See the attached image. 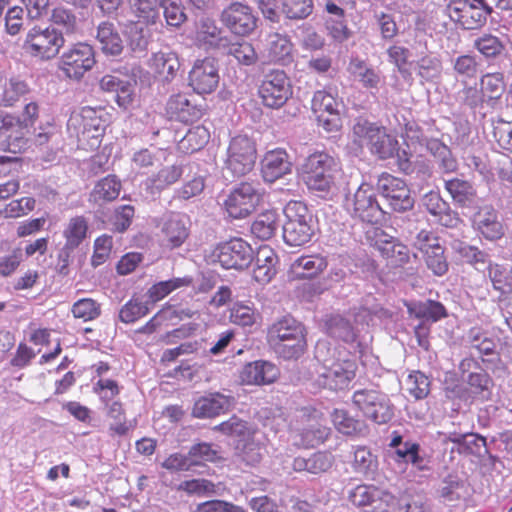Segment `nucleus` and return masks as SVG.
Masks as SVG:
<instances>
[{
    "label": "nucleus",
    "mask_w": 512,
    "mask_h": 512,
    "mask_svg": "<svg viewBox=\"0 0 512 512\" xmlns=\"http://www.w3.org/2000/svg\"><path fill=\"white\" fill-rule=\"evenodd\" d=\"M355 139L365 141L369 152L379 160H387L402 154L397 139L387 132L384 126L358 117L352 127ZM356 142V140H354Z\"/></svg>",
    "instance_id": "nucleus-1"
},
{
    "label": "nucleus",
    "mask_w": 512,
    "mask_h": 512,
    "mask_svg": "<svg viewBox=\"0 0 512 512\" xmlns=\"http://www.w3.org/2000/svg\"><path fill=\"white\" fill-rule=\"evenodd\" d=\"M283 213V240L290 246H303L314 234L313 215L302 201H289Z\"/></svg>",
    "instance_id": "nucleus-2"
},
{
    "label": "nucleus",
    "mask_w": 512,
    "mask_h": 512,
    "mask_svg": "<svg viewBox=\"0 0 512 512\" xmlns=\"http://www.w3.org/2000/svg\"><path fill=\"white\" fill-rule=\"evenodd\" d=\"M337 161L325 152L309 155L303 164V179L309 190L327 195L335 185Z\"/></svg>",
    "instance_id": "nucleus-3"
},
{
    "label": "nucleus",
    "mask_w": 512,
    "mask_h": 512,
    "mask_svg": "<svg viewBox=\"0 0 512 512\" xmlns=\"http://www.w3.org/2000/svg\"><path fill=\"white\" fill-rule=\"evenodd\" d=\"M257 158L256 144L247 135L231 138L226 149L223 173L226 179L245 176L252 171Z\"/></svg>",
    "instance_id": "nucleus-4"
},
{
    "label": "nucleus",
    "mask_w": 512,
    "mask_h": 512,
    "mask_svg": "<svg viewBox=\"0 0 512 512\" xmlns=\"http://www.w3.org/2000/svg\"><path fill=\"white\" fill-rule=\"evenodd\" d=\"M344 208L352 218L368 224H378L384 217L374 187L366 182L345 196Z\"/></svg>",
    "instance_id": "nucleus-5"
},
{
    "label": "nucleus",
    "mask_w": 512,
    "mask_h": 512,
    "mask_svg": "<svg viewBox=\"0 0 512 512\" xmlns=\"http://www.w3.org/2000/svg\"><path fill=\"white\" fill-rule=\"evenodd\" d=\"M263 199V189L258 181H243L235 185L223 202L229 217L243 219L251 215Z\"/></svg>",
    "instance_id": "nucleus-6"
},
{
    "label": "nucleus",
    "mask_w": 512,
    "mask_h": 512,
    "mask_svg": "<svg viewBox=\"0 0 512 512\" xmlns=\"http://www.w3.org/2000/svg\"><path fill=\"white\" fill-rule=\"evenodd\" d=\"M353 405L376 424H386L394 416V406L389 396L374 388H359L353 392Z\"/></svg>",
    "instance_id": "nucleus-7"
},
{
    "label": "nucleus",
    "mask_w": 512,
    "mask_h": 512,
    "mask_svg": "<svg viewBox=\"0 0 512 512\" xmlns=\"http://www.w3.org/2000/svg\"><path fill=\"white\" fill-rule=\"evenodd\" d=\"M446 11L462 29L476 30L486 24L493 8L486 0H450Z\"/></svg>",
    "instance_id": "nucleus-8"
},
{
    "label": "nucleus",
    "mask_w": 512,
    "mask_h": 512,
    "mask_svg": "<svg viewBox=\"0 0 512 512\" xmlns=\"http://www.w3.org/2000/svg\"><path fill=\"white\" fill-rule=\"evenodd\" d=\"M65 38L63 32L53 26L31 28L24 40L23 48L26 52L42 60H50L59 54Z\"/></svg>",
    "instance_id": "nucleus-9"
},
{
    "label": "nucleus",
    "mask_w": 512,
    "mask_h": 512,
    "mask_svg": "<svg viewBox=\"0 0 512 512\" xmlns=\"http://www.w3.org/2000/svg\"><path fill=\"white\" fill-rule=\"evenodd\" d=\"M258 93L264 106L278 109L292 95L290 80L283 70H268L263 74Z\"/></svg>",
    "instance_id": "nucleus-10"
},
{
    "label": "nucleus",
    "mask_w": 512,
    "mask_h": 512,
    "mask_svg": "<svg viewBox=\"0 0 512 512\" xmlns=\"http://www.w3.org/2000/svg\"><path fill=\"white\" fill-rule=\"evenodd\" d=\"M95 53L91 45L78 42L66 48L60 56L59 68L70 79L80 80L95 65Z\"/></svg>",
    "instance_id": "nucleus-11"
},
{
    "label": "nucleus",
    "mask_w": 512,
    "mask_h": 512,
    "mask_svg": "<svg viewBox=\"0 0 512 512\" xmlns=\"http://www.w3.org/2000/svg\"><path fill=\"white\" fill-rule=\"evenodd\" d=\"M312 110L317 114V121L327 132H337L342 127L340 108L342 102L331 92L318 90L312 98Z\"/></svg>",
    "instance_id": "nucleus-12"
},
{
    "label": "nucleus",
    "mask_w": 512,
    "mask_h": 512,
    "mask_svg": "<svg viewBox=\"0 0 512 512\" xmlns=\"http://www.w3.org/2000/svg\"><path fill=\"white\" fill-rule=\"evenodd\" d=\"M298 418L303 423V427L296 429V437H299L297 444L305 448H312L323 444L327 440L331 429L323 423L317 410L302 408L299 411Z\"/></svg>",
    "instance_id": "nucleus-13"
},
{
    "label": "nucleus",
    "mask_w": 512,
    "mask_h": 512,
    "mask_svg": "<svg viewBox=\"0 0 512 512\" xmlns=\"http://www.w3.org/2000/svg\"><path fill=\"white\" fill-rule=\"evenodd\" d=\"M214 255L225 269H245L254 259L252 247L241 238H233L219 244L214 251Z\"/></svg>",
    "instance_id": "nucleus-14"
},
{
    "label": "nucleus",
    "mask_w": 512,
    "mask_h": 512,
    "mask_svg": "<svg viewBox=\"0 0 512 512\" xmlns=\"http://www.w3.org/2000/svg\"><path fill=\"white\" fill-rule=\"evenodd\" d=\"M219 80V63L212 57L197 59L188 75V85L200 95L215 91Z\"/></svg>",
    "instance_id": "nucleus-15"
},
{
    "label": "nucleus",
    "mask_w": 512,
    "mask_h": 512,
    "mask_svg": "<svg viewBox=\"0 0 512 512\" xmlns=\"http://www.w3.org/2000/svg\"><path fill=\"white\" fill-rule=\"evenodd\" d=\"M221 23L234 35L248 36L257 27V17L247 4L233 2L220 14Z\"/></svg>",
    "instance_id": "nucleus-16"
},
{
    "label": "nucleus",
    "mask_w": 512,
    "mask_h": 512,
    "mask_svg": "<svg viewBox=\"0 0 512 512\" xmlns=\"http://www.w3.org/2000/svg\"><path fill=\"white\" fill-rule=\"evenodd\" d=\"M356 369L357 365L354 361H337L318 370L317 382L323 388L332 391L342 390L347 388L355 378Z\"/></svg>",
    "instance_id": "nucleus-17"
},
{
    "label": "nucleus",
    "mask_w": 512,
    "mask_h": 512,
    "mask_svg": "<svg viewBox=\"0 0 512 512\" xmlns=\"http://www.w3.org/2000/svg\"><path fill=\"white\" fill-rule=\"evenodd\" d=\"M159 227L164 245L171 250L181 247L190 234L189 218L176 212L164 215Z\"/></svg>",
    "instance_id": "nucleus-18"
},
{
    "label": "nucleus",
    "mask_w": 512,
    "mask_h": 512,
    "mask_svg": "<svg viewBox=\"0 0 512 512\" xmlns=\"http://www.w3.org/2000/svg\"><path fill=\"white\" fill-rule=\"evenodd\" d=\"M20 117L0 111V150L16 153L25 144Z\"/></svg>",
    "instance_id": "nucleus-19"
},
{
    "label": "nucleus",
    "mask_w": 512,
    "mask_h": 512,
    "mask_svg": "<svg viewBox=\"0 0 512 512\" xmlns=\"http://www.w3.org/2000/svg\"><path fill=\"white\" fill-rule=\"evenodd\" d=\"M444 442L453 443V447L451 448L452 452H458L459 454L464 455H474L477 457H484L488 455V448L486 438L471 432H448L444 433Z\"/></svg>",
    "instance_id": "nucleus-20"
},
{
    "label": "nucleus",
    "mask_w": 512,
    "mask_h": 512,
    "mask_svg": "<svg viewBox=\"0 0 512 512\" xmlns=\"http://www.w3.org/2000/svg\"><path fill=\"white\" fill-rule=\"evenodd\" d=\"M234 405L235 399L231 395L209 393L195 401L192 415L196 418H213L228 412Z\"/></svg>",
    "instance_id": "nucleus-21"
},
{
    "label": "nucleus",
    "mask_w": 512,
    "mask_h": 512,
    "mask_svg": "<svg viewBox=\"0 0 512 512\" xmlns=\"http://www.w3.org/2000/svg\"><path fill=\"white\" fill-rule=\"evenodd\" d=\"M473 227L486 240L496 241L504 234V226L499 220L498 212L490 205L481 207L473 217Z\"/></svg>",
    "instance_id": "nucleus-22"
},
{
    "label": "nucleus",
    "mask_w": 512,
    "mask_h": 512,
    "mask_svg": "<svg viewBox=\"0 0 512 512\" xmlns=\"http://www.w3.org/2000/svg\"><path fill=\"white\" fill-rule=\"evenodd\" d=\"M166 112L171 119L192 123L199 120L204 114L202 105L191 103L185 94L171 95L166 104Z\"/></svg>",
    "instance_id": "nucleus-23"
},
{
    "label": "nucleus",
    "mask_w": 512,
    "mask_h": 512,
    "mask_svg": "<svg viewBox=\"0 0 512 512\" xmlns=\"http://www.w3.org/2000/svg\"><path fill=\"white\" fill-rule=\"evenodd\" d=\"M193 168L192 165H171L165 166L160 169L157 173L148 177L145 182L146 191L152 195H158L163 190L167 189L174 183H176L182 175L186 172V170L191 171Z\"/></svg>",
    "instance_id": "nucleus-24"
},
{
    "label": "nucleus",
    "mask_w": 512,
    "mask_h": 512,
    "mask_svg": "<svg viewBox=\"0 0 512 512\" xmlns=\"http://www.w3.org/2000/svg\"><path fill=\"white\" fill-rule=\"evenodd\" d=\"M292 164L286 151L276 149L265 154L261 161V173L264 181L273 183L291 172Z\"/></svg>",
    "instance_id": "nucleus-25"
},
{
    "label": "nucleus",
    "mask_w": 512,
    "mask_h": 512,
    "mask_svg": "<svg viewBox=\"0 0 512 512\" xmlns=\"http://www.w3.org/2000/svg\"><path fill=\"white\" fill-rule=\"evenodd\" d=\"M99 85L103 91L115 93V100L119 107L127 109L132 104L134 84L131 80L108 74L101 78Z\"/></svg>",
    "instance_id": "nucleus-26"
},
{
    "label": "nucleus",
    "mask_w": 512,
    "mask_h": 512,
    "mask_svg": "<svg viewBox=\"0 0 512 512\" xmlns=\"http://www.w3.org/2000/svg\"><path fill=\"white\" fill-rule=\"evenodd\" d=\"M334 464L331 453L318 451L308 457L298 456L294 458L292 468L296 472H307L313 475L326 473Z\"/></svg>",
    "instance_id": "nucleus-27"
},
{
    "label": "nucleus",
    "mask_w": 512,
    "mask_h": 512,
    "mask_svg": "<svg viewBox=\"0 0 512 512\" xmlns=\"http://www.w3.org/2000/svg\"><path fill=\"white\" fill-rule=\"evenodd\" d=\"M375 247L394 266H402L410 260L409 248L392 236L379 237L375 242Z\"/></svg>",
    "instance_id": "nucleus-28"
},
{
    "label": "nucleus",
    "mask_w": 512,
    "mask_h": 512,
    "mask_svg": "<svg viewBox=\"0 0 512 512\" xmlns=\"http://www.w3.org/2000/svg\"><path fill=\"white\" fill-rule=\"evenodd\" d=\"M304 325L291 316H284L275 321L268 329V344H274L291 337L305 335Z\"/></svg>",
    "instance_id": "nucleus-29"
},
{
    "label": "nucleus",
    "mask_w": 512,
    "mask_h": 512,
    "mask_svg": "<svg viewBox=\"0 0 512 512\" xmlns=\"http://www.w3.org/2000/svg\"><path fill=\"white\" fill-rule=\"evenodd\" d=\"M278 368L268 361H255L244 366L241 378L248 384H268L276 380Z\"/></svg>",
    "instance_id": "nucleus-30"
},
{
    "label": "nucleus",
    "mask_w": 512,
    "mask_h": 512,
    "mask_svg": "<svg viewBox=\"0 0 512 512\" xmlns=\"http://www.w3.org/2000/svg\"><path fill=\"white\" fill-rule=\"evenodd\" d=\"M149 66L163 81L171 82L180 68V61L173 51H159L152 55Z\"/></svg>",
    "instance_id": "nucleus-31"
},
{
    "label": "nucleus",
    "mask_w": 512,
    "mask_h": 512,
    "mask_svg": "<svg viewBox=\"0 0 512 512\" xmlns=\"http://www.w3.org/2000/svg\"><path fill=\"white\" fill-rule=\"evenodd\" d=\"M122 185L115 175L100 179L89 194V202L101 207L118 198Z\"/></svg>",
    "instance_id": "nucleus-32"
},
{
    "label": "nucleus",
    "mask_w": 512,
    "mask_h": 512,
    "mask_svg": "<svg viewBox=\"0 0 512 512\" xmlns=\"http://www.w3.org/2000/svg\"><path fill=\"white\" fill-rule=\"evenodd\" d=\"M96 39L105 55L118 56L123 51V41L113 23L104 21L97 27Z\"/></svg>",
    "instance_id": "nucleus-33"
},
{
    "label": "nucleus",
    "mask_w": 512,
    "mask_h": 512,
    "mask_svg": "<svg viewBox=\"0 0 512 512\" xmlns=\"http://www.w3.org/2000/svg\"><path fill=\"white\" fill-rule=\"evenodd\" d=\"M397 166L418 186L424 184L432 175L431 167L427 162L424 160L412 161L405 150H402V154H398Z\"/></svg>",
    "instance_id": "nucleus-34"
},
{
    "label": "nucleus",
    "mask_w": 512,
    "mask_h": 512,
    "mask_svg": "<svg viewBox=\"0 0 512 512\" xmlns=\"http://www.w3.org/2000/svg\"><path fill=\"white\" fill-rule=\"evenodd\" d=\"M444 187L457 205L470 207L474 204L476 190L469 181L458 177L444 179Z\"/></svg>",
    "instance_id": "nucleus-35"
},
{
    "label": "nucleus",
    "mask_w": 512,
    "mask_h": 512,
    "mask_svg": "<svg viewBox=\"0 0 512 512\" xmlns=\"http://www.w3.org/2000/svg\"><path fill=\"white\" fill-rule=\"evenodd\" d=\"M487 275L492 283L493 289L500 294L498 297L500 302L511 295L512 268L498 263H489Z\"/></svg>",
    "instance_id": "nucleus-36"
},
{
    "label": "nucleus",
    "mask_w": 512,
    "mask_h": 512,
    "mask_svg": "<svg viewBox=\"0 0 512 512\" xmlns=\"http://www.w3.org/2000/svg\"><path fill=\"white\" fill-rule=\"evenodd\" d=\"M348 72L367 89H378L381 83L379 72L358 58L351 59Z\"/></svg>",
    "instance_id": "nucleus-37"
},
{
    "label": "nucleus",
    "mask_w": 512,
    "mask_h": 512,
    "mask_svg": "<svg viewBox=\"0 0 512 512\" xmlns=\"http://www.w3.org/2000/svg\"><path fill=\"white\" fill-rule=\"evenodd\" d=\"M410 315L418 319L437 322L447 317V311L444 305L438 301L426 300L408 305Z\"/></svg>",
    "instance_id": "nucleus-38"
},
{
    "label": "nucleus",
    "mask_w": 512,
    "mask_h": 512,
    "mask_svg": "<svg viewBox=\"0 0 512 512\" xmlns=\"http://www.w3.org/2000/svg\"><path fill=\"white\" fill-rule=\"evenodd\" d=\"M328 265L321 255H306L297 258L292 264V270L301 278H312L322 272Z\"/></svg>",
    "instance_id": "nucleus-39"
},
{
    "label": "nucleus",
    "mask_w": 512,
    "mask_h": 512,
    "mask_svg": "<svg viewBox=\"0 0 512 512\" xmlns=\"http://www.w3.org/2000/svg\"><path fill=\"white\" fill-rule=\"evenodd\" d=\"M213 430L237 439L238 444L249 440L254 434L252 426L247 421H244L237 416H232L227 421L216 425Z\"/></svg>",
    "instance_id": "nucleus-40"
},
{
    "label": "nucleus",
    "mask_w": 512,
    "mask_h": 512,
    "mask_svg": "<svg viewBox=\"0 0 512 512\" xmlns=\"http://www.w3.org/2000/svg\"><path fill=\"white\" fill-rule=\"evenodd\" d=\"M416 74L421 83H436L442 74V62L438 56L427 54L416 62Z\"/></svg>",
    "instance_id": "nucleus-41"
},
{
    "label": "nucleus",
    "mask_w": 512,
    "mask_h": 512,
    "mask_svg": "<svg viewBox=\"0 0 512 512\" xmlns=\"http://www.w3.org/2000/svg\"><path fill=\"white\" fill-rule=\"evenodd\" d=\"M273 351L285 360L298 359L301 357L307 347L306 334L291 339H285L274 344L269 345Z\"/></svg>",
    "instance_id": "nucleus-42"
},
{
    "label": "nucleus",
    "mask_w": 512,
    "mask_h": 512,
    "mask_svg": "<svg viewBox=\"0 0 512 512\" xmlns=\"http://www.w3.org/2000/svg\"><path fill=\"white\" fill-rule=\"evenodd\" d=\"M278 216L275 211L268 210L256 218L251 225V233L260 240H269L278 229Z\"/></svg>",
    "instance_id": "nucleus-43"
},
{
    "label": "nucleus",
    "mask_w": 512,
    "mask_h": 512,
    "mask_svg": "<svg viewBox=\"0 0 512 512\" xmlns=\"http://www.w3.org/2000/svg\"><path fill=\"white\" fill-rule=\"evenodd\" d=\"M473 47L486 59H496L505 52L503 41L492 34H482L473 41Z\"/></svg>",
    "instance_id": "nucleus-44"
},
{
    "label": "nucleus",
    "mask_w": 512,
    "mask_h": 512,
    "mask_svg": "<svg viewBox=\"0 0 512 512\" xmlns=\"http://www.w3.org/2000/svg\"><path fill=\"white\" fill-rule=\"evenodd\" d=\"M130 8L140 22L154 25L160 20L157 0H128Z\"/></svg>",
    "instance_id": "nucleus-45"
},
{
    "label": "nucleus",
    "mask_w": 512,
    "mask_h": 512,
    "mask_svg": "<svg viewBox=\"0 0 512 512\" xmlns=\"http://www.w3.org/2000/svg\"><path fill=\"white\" fill-rule=\"evenodd\" d=\"M480 89L489 100H499L506 91L504 74L486 73L480 78Z\"/></svg>",
    "instance_id": "nucleus-46"
},
{
    "label": "nucleus",
    "mask_w": 512,
    "mask_h": 512,
    "mask_svg": "<svg viewBox=\"0 0 512 512\" xmlns=\"http://www.w3.org/2000/svg\"><path fill=\"white\" fill-rule=\"evenodd\" d=\"M455 74L464 79H474L478 75L481 61L474 54H462L451 60Z\"/></svg>",
    "instance_id": "nucleus-47"
},
{
    "label": "nucleus",
    "mask_w": 512,
    "mask_h": 512,
    "mask_svg": "<svg viewBox=\"0 0 512 512\" xmlns=\"http://www.w3.org/2000/svg\"><path fill=\"white\" fill-rule=\"evenodd\" d=\"M222 50L225 54L233 56L242 65H253L258 59L254 47L249 42L231 43L228 40L227 45Z\"/></svg>",
    "instance_id": "nucleus-48"
},
{
    "label": "nucleus",
    "mask_w": 512,
    "mask_h": 512,
    "mask_svg": "<svg viewBox=\"0 0 512 512\" xmlns=\"http://www.w3.org/2000/svg\"><path fill=\"white\" fill-rule=\"evenodd\" d=\"M198 34L202 41L213 48L222 50L227 45L229 38L223 35L222 30L210 19L201 21Z\"/></svg>",
    "instance_id": "nucleus-49"
},
{
    "label": "nucleus",
    "mask_w": 512,
    "mask_h": 512,
    "mask_svg": "<svg viewBox=\"0 0 512 512\" xmlns=\"http://www.w3.org/2000/svg\"><path fill=\"white\" fill-rule=\"evenodd\" d=\"M326 329L329 336L347 343L353 342L356 337L351 323L339 315L332 316L327 320Z\"/></svg>",
    "instance_id": "nucleus-50"
},
{
    "label": "nucleus",
    "mask_w": 512,
    "mask_h": 512,
    "mask_svg": "<svg viewBox=\"0 0 512 512\" xmlns=\"http://www.w3.org/2000/svg\"><path fill=\"white\" fill-rule=\"evenodd\" d=\"M314 9L313 0H282L281 13L289 20H303Z\"/></svg>",
    "instance_id": "nucleus-51"
},
{
    "label": "nucleus",
    "mask_w": 512,
    "mask_h": 512,
    "mask_svg": "<svg viewBox=\"0 0 512 512\" xmlns=\"http://www.w3.org/2000/svg\"><path fill=\"white\" fill-rule=\"evenodd\" d=\"M87 230L88 223L83 216H76L70 219L64 230V236L66 238L65 245L76 249L86 238Z\"/></svg>",
    "instance_id": "nucleus-52"
},
{
    "label": "nucleus",
    "mask_w": 512,
    "mask_h": 512,
    "mask_svg": "<svg viewBox=\"0 0 512 512\" xmlns=\"http://www.w3.org/2000/svg\"><path fill=\"white\" fill-rule=\"evenodd\" d=\"M451 248L462 261L471 265L478 263L484 264L488 256L487 253L476 246H472L460 240L453 241Z\"/></svg>",
    "instance_id": "nucleus-53"
},
{
    "label": "nucleus",
    "mask_w": 512,
    "mask_h": 512,
    "mask_svg": "<svg viewBox=\"0 0 512 512\" xmlns=\"http://www.w3.org/2000/svg\"><path fill=\"white\" fill-rule=\"evenodd\" d=\"M464 483L459 476L449 474L443 478L437 488V494L444 502H455L461 498L460 490Z\"/></svg>",
    "instance_id": "nucleus-54"
},
{
    "label": "nucleus",
    "mask_w": 512,
    "mask_h": 512,
    "mask_svg": "<svg viewBox=\"0 0 512 512\" xmlns=\"http://www.w3.org/2000/svg\"><path fill=\"white\" fill-rule=\"evenodd\" d=\"M427 268L436 276H443L447 273L449 263L444 254V247L435 244L432 248L424 252Z\"/></svg>",
    "instance_id": "nucleus-55"
},
{
    "label": "nucleus",
    "mask_w": 512,
    "mask_h": 512,
    "mask_svg": "<svg viewBox=\"0 0 512 512\" xmlns=\"http://www.w3.org/2000/svg\"><path fill=\"white\" fill-rule=\"evenodd\" d=\"M149 312V302H143L140 298H132L122 306L119 311L121 322L129 324L144 317Z\"/></svg>",
    "instance_id": "nucleus-56"
},
{
    "label": "nucleus",
    "mask_w": 512,
    "mask_h": 512,
    "mask_svg": "<svg viewBox=\"0 0 512 512\" xmlns=\"http://www.w3.org/2000/svg\"><path fill=\"white\" fill-rule=\"evenodd\" d=\"M52 26L63 32L64 35H72L78 29L76 16L64 8H56L51 15Z\"/></svg>",
    "instance_id": "nucleus-57"
},
{
    "label": "nucleus",
    "mask_w": 512,
    "mask_h": 512,
    "mask_svg": "<svg viewBox=\"0 0 512 512\" xmlns=\"http://www.w3.org/2000/svg\"><path fill=\"white\" fill-rule=\"evenodd\" d=\"M191 172L192 170L186 175L187 179L184 181L182 187L175 191V195L179 199L189 200L200 195L205 188L204 176L197 173L190 175Z\"/></svg>",
    "instance_id": "nucleus-58"
},
{
    "label": "nucleus",
    "mask_w": 512,
    "mask_h": 512,
    "mask_svg": "<svg viewBox=\"0 0 512 512\" xmlns=\"http://www.w3.org/2000/svg\"><path fill=\"white\" fill-rule=\"evenodd\" d=\"M189 283L190 280L187 278H174L154 284L147 292L150 303L154 304L160 301L175 289L187 286Z\"/></svg>",
    "instance_id": "nucleus-59"
},
{
    "label": "nucleus",
    "mask_w": 512,
    "mask_h": 512,
    "mask_svg": "<svg viewBox=\"0 0 512 512\" xmlns=\"http://www.w3.org/2000/svg\"><path fill=\"white\" fill-rule=\"evenodd\" d=\"M331 417L335 428L342 434L352 435L361 430L362 422L344 409H335Z\"/></svg>",
    "instance_id": "nucleus-60"
},
{
    "label": "nucleus",
    "mask_w": 512,
    "mask_h": 512,
    "mask_svg": "<svg viewBox=\"0 0 512 512\" xmlns=\"http://www.w3.org/2000/svg\"><path fill=\"white\" fill-rule=\"evenodd\" d=\"M408 186L405 181L395 177L389 173H382L376 183V189L379 194L384 197L387 201L390 200L392 195H396L398 192Z\"/></svg>",
    "instance_id": "nucleus-61"
},
{
    "label": "nucleus",
    "mask_w": 512,
    "mask_h": 512,
    "mask_svg": "<svg viewBox=\"0 0 512 512\" xmlns=\"http://www.w3.org/2000/svg\"><path fill=\"white\" fill-rule=\"evenodd\" d=\"M269 54L274 61H284L291 54L290 40L281 34L273 33L268 37Z\"/></svg>",
    "instance_id": "nucleus-62"
},
{
    "label": "nucleus",
    "mask_w": 512,
    "mask_h": 512,
    "mask_svg": "<svg viewBox=\"0 0 512 512\" xmlns=\"http://www.w3.org/2000/svg\"><path fill=\"white\" fill-rule=\"evenodd\" d=\"M407 390L415 399H424L430 392V381L421 371H413L406 379Z\"/></svg>",
    "instance_id": "nucleus-63"
},
{
    "label": "nucleus",
    "mask_w": 512,
    "mask_h": 512,
    "mask_svg": "<svg viewBox=\"0 0 512 512\" xmlns=\"http://www.w3.org/2000/svg\"><path fill=\"white\" fill-rule=\"evenodd\" d=\"M158 6L159 9H163L166 23L169 26L179 27L187 18L184 8L177 0H160Z\"/></svg>",
    "instance_id": "nucleus-64"
}]
</instances>
